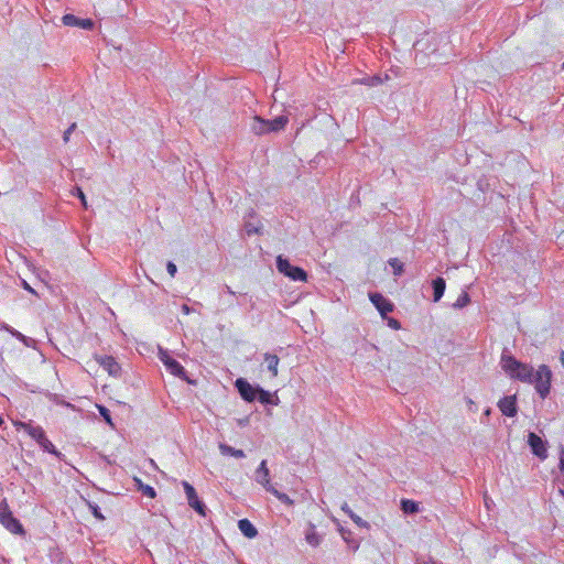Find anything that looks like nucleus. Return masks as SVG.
<instances>
[{"label": "nucleus", "mask_w": 564, "mask_h": 564, "mask_svg": "<svg viewBox=\"0 0 564 564\" xmlns=\"http://www.w3.org/2000/svg\"><path fill=\"white\" fill-rule=\"evenodd\" d=\"M433 560H430L429 562H426V564H433Z\"/></svg>", "instance_id": "48"}, {"label": "nucleus", "mask_w": 564, "mask_h": 564, "mask_svg": "<svg viewBox=\"0 0 564 564\" xmlns=\"http://www.w3.org/2000/svg\"><path fill=\"white\" fill-rule=\"evenodd\" d=\"M267 127H268L267 119H263L259 116H254L252 118V123L250 124V129L254 134L262 135V134L268 133Z\"/></svg>", "instance_id": "18"}, {"label": "nucleus", "mask_w": 564, "mask_h": 564, "mask_svg": "<svg viewBox=\"0 0 564 564\" xmlns=\"http://www.w3.org/2000/svg\"><path fill=\"white\" fill-rule=\"evenodd\" d=\"M560 361H561V365L564 367V350L561 351V354H560Z\"/></svg>", "instance_id": "43"}, {"label": "nucleus", "mask_w": 564, "mask_h": 564, "mask_svg": "<svg viewBox=\"0 0 564 564\" xmlns=\"http://www.w3.org/2000/svg\"><path fill=\"white\" fill-rule=\"evenodd\" d=\"M245 229H246V232L251 236V235H254V234H258L259 232V229L258 227L253 226L252 224L250 223H247L245 225Z\"/></svg>", "instance_id": "34"}, {"label": "nucleus", "mask_w": 564, "mask_h": 564, "mask_svg": "<svg viewBox=\"0 0 564 564\" xmlns=\"http://www.w3.org/2000/svg\"><path fill=\"white\" fill-rule=\"evenodd\" d=\"M500 365L508 377L523 383L533 384L536 393L545 399L551 390L552 371L549 366L540 365L536 370L519 361L511 355L502 354Z\"/></svg>", "instance_id": "1"}, {"label": "nucleus", "mask_w": 564, "mask_h": 564, "mask_svg": "<svg viewBox=\"0 0 564 564\" xmlns=\"http://www.w3.org/2000/svg\"><path fill=\"white\" fill-rule=\"evenodd\" d=\"M388 263L392 268L393 274L395 276H400L403 273V263L399 259L391 258L389 259Z\"/></svg>", "instance_id": "27"}, {"label": "nucleus", "mask_w": 564, "mask_h": 564, "mask_svg": "<svg viewBox=\"0 0 564 564\" xmlns=\"http://www.w3.org/2000/svg\"><path fill=\"white\" fill-rule=\"evenodd\" d=\"M97 409H98V412L99 414L104 417V420L110 425V426H113V423H112V419H111V414H110V411L104 406V405H100V404H97Z\"/></svg>", "instance_id": "28"}, {"label": "nucleus", "mask_w": 564, "mask_h": 564, "mask_svg": "<svg viewBox=\"0 0 564 564\" xmlns=\"http://www.w3.org/2000/svg\"><path fill=\"white\" fill-rule=\"evenodd\" d=\"M11 335L13 337H15L18 340L22 341L24 345H29V338L26 336H24L23 334H21L20 332H18L17 329L13 328V330L11 332Z\"/></svg>", "instance_id": "32"}, {"label": "nucleus", "mask_w": 564, "mask_h": 564, "mask_svg": "<svg viewBox=\"0 0 564 564\" xmlns=\"http://www.w3.org/2000/svg\"><path fill=\"white\" fill-rule=\"evenodd\" d=\"M137 485H138V488L139 490H141V492L145 496V497H149V498H155L156 496V491L153 487L149 486V485H144L140 479L135 478L134 479Z\"/></svg>", "instance_id": "26"}, {"label": "nucleus", "mask_w": 564, "mask_h": 564, "mask_svg": "<svg viewBox=\"0 0 564 564\" xmlns=\"http://www.w3.org/2000/svg\"><path fill=\"white\" fill-rule=\"evenodd\" d=\"M491 413V410L490 408L486 409L485 412H484V416L488 417Z\"/></svg>", "instance_id": "44"}, {"label": "nucleus", "mask_w": 564, "mask_h": 564, "mask_svg": "<svg viewBox=\"0 0 564 564\" xmlns=\"http://www.w3.org/2000/svg\"><path fill=\"white\" fill-rule=\"evenodd\" d=\"M433 564H437L436 562H433Z\"/></svg>", "instance_id": "50"}, {"label": "nucleus", "mask_w": 564, "mask_h": 564, "mask_svg": "<svg viewBox=\"0 0 564 564\" xmlns=\"http://www.w3.org/2000/svg\"><path fill=\"white\" fill-rule=\"evenodd\" d=\"M470 302V297L466 291H463L457 300L453 303V308L460 310L467 306Z\"/></svg>", "instance_id": "24"}, {"label": "nucleus", "mask_w": 564, "mask_h": 564, "mask_svg": "<svg viewBox=\"0 0 564 564\" xmlns=\"http://www.w3.org/2000/svg\"><path fill=\"white\" fill-rule=\"evenodd\" d=\"M0 523L12 534L24 535L25 530L21 522L13 516L7 499L0 501Z\"/></svg>", "instance_id": "2"}, {"label": "nucleus", "mask_w": 564, "mask_h": 564, "mask_svg": "<svg viewBox=\"0 0 564 564\" xmlns=\"http://www.w3.org/2000/svg\"><path fill=\"white\" fill-rule=\"evenodd\" d=\"M64 25L67 26H79L84 30H91L94 26V22L90 19H79L74 14H65L62 18Z\"/></svg>", "instance_id": "13"}, {"label": "nucleus", "mask_w": 564, "mask_h": 564, "mask_svg": "<svg viewBox=\"0 0 564 564\" xmlns=\"http://www.w3.org/2000/svg\"><path fill=\"white\" fill-rule=\"evenodd\" d=\"M241 398L247 402H252L257 398L258 387H252L246 379L239 378L235 382Z\"/></svg>", "instance_id": "9"}, {"label": "nucleus", "mask_w": 564, "mask_h": 564, "mask_svg": "<svg viewBox=\"0 0 564 564\" xmlns=\"http://www.w3.org/2000/svg\"><path fill=\"white\" fill-rule=\"evenodd\" d=\"M432 289H433V301L438 302L445 292L446 289V282L442 276H437L432 281Z\"/></svg>", "instance_id": "15"}, {"label": "nucleus", "mask_w": 564, "mask_h": 564, "mask_svg": "<svg viewBox=\"0 0 564 564\" xmlns=\"http://www.w3.org/2000/svg\"><path fill=\"white\" fill-rule=\"evenodd\" d=\"M181 310L186 315H188L192 312L191 307L187 304H183Z\"/></svg>", "instance_id": "40"}, {"label": "nucleus", "mask_w": 564, "mask_h": 564, "mask_svg": "<svg viewBox=\"0 0 564 564\" xmlns=\"http://www.w3.org/2000/svg\"><path fill=\"white\" fill-rule=\"evenodd\" d=\"M289 122V118L286 116H279L272 120H267L268 123V133L270 132H279L284 130Z\"/></svg>", "instance_id": "14"}, {"label": "nucleus", "mask_w": 564, "mask_h": 564, "mask_svg": "<svg viewBox=\"0 0 564 564\" xmlns=\"http://www.w3.org/2000/svg\"><path fill=\"white\" fill-rule=\"evenodd\" d=\"M433 564H437L436 562H433Z\"/></svg>", "instance_id": "49"}, {"label": "nucleus", "mask_w": 564, "mask_h": 564, "mask_svg": "<svg viewBox=\"0 0 564 564\" xmlns=\"http://www.w3.org/2000/svg\"><path fill=\"white\" fill-rule=\"evenodd\" d=\"M361 83L365 85H368V86H376V85L381 84V78L378 76H372V77L362 79Z\"/></svg>", "instance_id": "31"}, {"label": "nucleus", "mask_w": 564, "mask_h": 564, "mask_svg": "<svg viewBox=\"0 0 564 564\" xmlns=\"http://www.w3.org/2000/svg\"><path fill=\"white\" fill-rule=\"evenodd\" d=\"M219 452L221 455L234 456L236 458H243L246 456L242 449H236L224 443L219 444Z\"/></svg>", "instance_id": "20"}, {"label": "nucleus", "mask_w": 564, "mask_h": 564, "mask_svg": "<svg viewBox=\"0 0 564 564\" xmlns=\"http://www.w3.org/2000/svg\"><path fill=\"white\" fill-rule=\"evenodd\" d=\"M188 505L200 516H205L206 506L197 497L195 488L187 481L182 482Z\"/></svg>", "instance_id": "6"}, {"label": "nucleus", "mask_w": 564, "mask_h": 564, "mask_svg": "<svg viewBox=\"0 0 564 564\" xmlns=\"http://www.w3.org/2000/svg\"><path fill=\"white\" fill-rule=\"evenodd\" d=\"M23 286H24V289H25V290H28L29 292H31V293H35V291H34V290H33V289H32V288H31V286L25 282V281H23Z\"/></svg>", "instance_id": "42"}, {"label": "nucleus", "mask_w": 564, "mask_h": 564, "mask_svg": "<svg viewBox=\"0 0 564 564\" xmlns=\"http://www.w3.org/2000/svg\"><path fill=\"white\" fill-rule=\"evenodd\" d=\"M3 424V419L0 416V425Z\"/></svg>", "instance_id": "46"}, {"label": "nucleus", "mask_w": 564, "mask_h": 564, "mask_svg": "<svg viewBox=\"0 0 564 564\" xmlns=\"http://www.w3.org/2000/svg\"><path fill=\"white\" fill-rule=\"evenodd\" d=\"M89 509L95 518H97L98 520H105V517L97 505L89 503Z\"/></svg>", "instance_id": "30"}, {"label": "nucleus", "mask_w": 564, "mask_h": 564, "mask_svg": "<svg viewBox=\"0 0 564 564\" xmlns=\"http://www.w3.org/2000/svg\"><path fill=\"white\" fill-rule=\"evenodd\" d=\"M76 129V123H73L68 127V129L64 132L63 140L64 142L69 141L70 133Z\"/></svg>", "instance_id": "35"}, {"label": "nucleus", "mask_w": 564, "mask_h": 564, "mask_svg": "<svg viewBox=\"0 0 564 564\" xmlns=\"http://www.w3.org/2000/svg\"><path fill=\"white\" fill-rule=\"evenodd\" d=\"M560 494L564 497V490L563 489L560 490Z\"/></svg>", "instance_id": "47"}, {"label": "nucleus", "mask_w": 564, "mask_h": 564, "mask_svg": "<svg viewBox=\"0 0 564 564\" xmlns=\"http://www.w3.org/2000/svg\"><path fill=\"white\" fill-rule=\"evenodd\" d=\"M276 269L280 273L288 276L292 281H307V273L302 268L291 264L290 261L282 256L276 257Z\"/></svg>", "instance_id": "3"}, {"label": "nucleus", "mask_w": 564, "mask_h": 564, "mask_svg": "<svg viewBox=\"0 0 564 564\" xmlns=\"http://www.w3.org/2000/svg\"><path fill=\"white\" fill-rule=\"evenodd\" d=\"M352 522L359 527V528H365V529H368L369 528V523L364 520L361 517H359L358 514H356L355 512L352 514H350L349 517Z\"/></svg>", "instance_id": "29"}, {"label": "nucleus", "mask_w": 564, "mask_h": 564, "mask_svg": "<svg viewBox=\"0 0 564 564\" xmlns=\"http://www.w3.org/2000/svg\"><path fill=\"white\" fill-rule=\"evenodd\" d=\"M268 492L272 494L275 498H278L280 502L289 507H292L294 505L293 499H291L286 494L279 491L274 487H270Z\"/></svg>", "instance_id": "22"}, {"label": "nucleus", "mask_w": 564, "mask_h": 564, "mask_svg": "<svg viewBox=\"0 0 564 564\" xmlns=\"http://www.w3.org/2000/svg\"><path fill=\"white\" fill-rule=\"evenodd\" d=\"M305 541L311 546H314V547H316L321 544L322 536L317 533L315 524L308 523V527L305 531Z\"/></svg>", "instance_id": "16"}, {"label": "nucleus", "mask_w": 564, "mask_h": 564, "mask_svg": "<svg viewBox=\"0 0 564 564\" xmlns=\"http://www.w3.org/2000/svg\"><path fill=\"white\" fill-rule=\"evenodd\" d=\"M158 356L171 375L183 380H186L187 382H191L186 377V370L184 369V367L177 360L172 358L166 349L159 348Z\"/></svg>", "instance_id": "4"}, {"label": "nucleus", "mask_w": 564, "mask_h": 564, "mask_svg": "<svg viewBox=\"0 0 564 564\" xmlns=\"http://www.w3.org/2000/svg\"><path fill=\"white\" fill-rule=\"evenodd\" d=\"M388 325H389L391 328L395 329V330H398V329H400V328H401V325H400L399 321H397V319H394V318H390V319L388 321Z\"/></svg>", "instance_id": "37"}, {"label": "nucleus", "mask_w": 564, "mask_h": 564, "mask_svg": "<svg viewBox=\"0 0 564 564\" xmlns=\"http://www.w3.org/2000/svg\"><path fill=\"white\" fill-rule=\"evenodd\" d=\"M18 426L19 429L23 430L30 437H32L36 443H39L45 436L43 427L40 425H34L31 421L20 422Z\"/></svg>", "instance_id": "12"}, {"label": "nucleus", "mask_w": 564, "mask_h": 564, "mask_svg": "<svg viewBox=\"0 0 564 564\" xmlns=\"http://www.w3.org/2000/svg\"><path fill=\"white\" fill-rule=\"evenodd\" d=\"M0 330H4V332H8L9 334H11V332L13 330V327H11L10 325H8L4 322H0Z\"/></svg>", "instance_id": "38"}, {"label": "nucleus", "mask_w": 564, "mask_h": 564, "mask_svg": "<svg viewBox=\"0 0 564 564\" xmlns=\"http://www.w3.org/2000/svg\"><path fill=\"white\" fill-rule=\"evenodd\" d=\"M37 444L44 452H47L55 456L59 455V452L56 449L54 444L46 437V435Z\"/></svg>", "instance_id": "23"}, {"label": "nucleus", "mask_w": 564, "mask_h": 564, "mask_svg": "<svg viewBox=\"0 0 564 564\" xmlns=\"http://www.w3.org/2000/svg\"><path fill=\"white\" fill-rule=\"evenodd\" d=\"M256 399L262 404H276V402L273 401L272 394L260 387H258Z\"/></svg>", "instance_id": "21"}, {"label": "nucleus", "mask_w": 564, "mask_h": 564, "mask_svg": "<svg viewBox=\"0 0 564 564\" xmlns=\"http://www.w3.org/2000/svg\"><path fill=\"white\" fill-rule=\"evenodd\" d=\"M497 405L501 413L508 417H514L518 413L516 394L501 398Z\"/></svg>", "instance_id": "10"}, {"label": "nucleus", "mask_w": 564, "mask_h": 564, "mask_svg": "<svg viewBox=\"0 0 564 564\" xmlns=\"http://www.w3.org/2000/svg\"><path fill=\"white\" fill-rule=\"evenodd\" d=\"M74 195H76L80 199L84 207H87V200L80 187H75Z\"/></svg>", "instance_id": "33"}, {"label": "nucleus", "mask_w": 564, "mask_h": 564, "mask_svg": "<svg viewBox=\"0 0 564 564\" xmlns=\"http://www.w3.org/2000/svg\"><path fill=\"white\" fill-rule=\"evenodd\" d=\"M401 508L404 513H409V514L416 513L419 511L417 503L415 501L409 500V499H403L401 501Z\"/></svg>", "instance_id": "25"}, {"label": "nucleus", "mask_w": 564, "mask_h": 564, "mask_svg": "<svg viewBox=\"0 0 564 564\" xmlns=\"http://www.w3.org/2000/svg\"><path fill=\"white\" fill-rule=\"evenodd\" d=\"M166 270L171 276H174L177 272V268L172 261L167 262Z\"/></svg>", "instance_id": "36"}, {"label": "nucleus", "mask_w": 564, "mask_h": 564, "mask_svg": "<svg viewBox=\"0 0 564 564\" xmlns=\"http://www.w3.org/2000/svg\"><path fill=\"white\" fill-rule=\"evenodd\" d=\"M224 291H225L227 294H229V295H232V296H235V295H236L235 291H232V290H231V288H230V286H228V285H225Z\"/></svg>", "instance_id": "41"}, {"label": "nucleus", "mask_w": 564, "mask_h": 564, "mask_svg": "<svg viewBox=\"0 0 564 564\" xmlns=\"http://www.w3.org/2000/svg\"><path fill=\"white\" fill-rule=\"evenodd\" d=\"M341 510H343V511H344L348 517H350V514H352V513H354V511L350 509V507L348 506V503H347V502H344V503L341 505Z\"/></svg>", "instance_id": "39"}, {"label": "nucleus", "mask_w": 564, "mask_h": 564, "mask_svg": "<svg viewBox=\"0 0 564 564\" xmlns=\"http://www.w3.org/2000/svg\"><path fill=\"white\" fill-rule=\"evenodd\" d=\"M467 402H468V404H469V406H470V408L475 404V403H474V401H473L471 399H468V400H467Z\"/></svg>", "instance_id": "45"}, {"label": "nucleus", "mask_w": 564, "mask_h": 564, "mask_svg": "<svg viewBox=\"0 0 564 564\" xmlns=\"http://www.w3.org/2000/svg\"><path fill=\"white\" fill-rule=\"evenodd\" d=\"M264 361L267 364L268 370L272 373L273 377L278 376V367L280 359L276 355L265 354Z\"/></svg>", "instance_id": "19"}, {"label": "nucleus", "mask_w": 564, "mask_h": 564, "mask_svg": "<svg viewBox=\"0 0 564 564\" xmlns=\"http://www.w3.org/2000/svg\"><path fill=\"white\" fill-rule=\"evenodd\" d=\"M528 443L531 447L532 453L540 459H545L547 457V449L545 443L539 435H536L533 432L529 433Z\"/></svg>", "instance_id": "7"}, {"label": "nucleus", "mask_w": 564, "mask_h": 564, "mask_svg": "<svg viewBox=\"0 0 564 564\" xmlns=\"http://www.w3.org/2000/svg\"><path fill=\"white\" fill-rule=\"evenodd\" d=\"M238 528L240 532L248 539H253L258 534V530L248 519L239 520Z\"/></svg>", "instance_id": "17"}, {"label": "nucleus", "mask_w": 564, "mask_h": 564, "mask_svg": "<svg viewBox=\"0 0 564 564\" xmlns=\"http://www.w3.org/2000/svg\"><path fill=\"white\" fill-rule=\"evenodd\" d=\"M94 359L108 372L109 376L115 378H119L121 376V366L115 357L95 354Z\"/></svg>", "instance_id": "5"}, {"label": "nucleus", "mask_w": 564, "mask_h": 564, "mask_svg": "<svg viewBox=\"0 0 564 564\" xmlns=\"http://www.w3.org/2000/svg\"><path fill=\"white\" fill-rule=\"evenodd\" d=\"M254 480L261 485L267 491L270 487H273L270 481V470L267 466V460L263 459L254 473Z\"/></svg>", "instance_id": "11"}, {"label": "nucleus", "mask_w": 564, "mask_h": 564, "mask_svg": "<svg viewBox=\"0 0 564 564\" xmlns=\"http://www.w3.org/2000/svg\"><path fill=\"white\" fill-rule=\"evenodd\" d=\"M369 299L382 317L393 311V304L380 293H370Z\"/></svg>", "instance_id": "8"}]
</instances>
